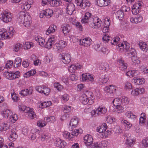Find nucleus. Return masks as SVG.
Segmentation results:
<instances>
[{"label": "nucleus", "instance_id": "obj_11", "mask_svg": "<svg viewBox=\"0 0 148 148\" xmlns=\"http://www.w3.org/2000/svg\"><path fill=\"white\" fill-rule=\"evenodd\" d=\"M116 47L117 49L121 51H123L124 49L128 51L131 49L129 44L125 41H124L122 43L119 44Z\"/></svg>", "mask_w": 148, "mask_h": 148}, {"label": "nucleus", "instance_id": "obj_46", "mask_svg": "<svg viewBox=\"0 0 148 148\" xmlns=\"http://www.w3.org/2000/svg\"><path fill=\"white\" fill-rule=\"evenodd\" d=\"M113 105L115 107L121 105V100L119 98H116L112 101Z\"/></svg>", "mask_w": 148, "mask_h": 148}, {"label": "nucleus", "instance_id": "obj_2", "mask_svg": "<svg viewBox=\"0 0 148 148\" xmlns=\"http://www.w3.org/2000/svg\"><path fill=\"white\" fill-rule=\"evenodd\" d=\"M19 15L18 21L23 23L26 27L29 26L32 23V19L28 13L22 11L19 13Z\"/></svg>", "mask_w": 148, "mask_h": 148}, {"label": "nucleus", "instance_id": "obj_6", "mask_svg": "<svg viewBox=\"0 0 148 148\" xmlns=\"http://www.w3.org/2000/svg\"><path fill=\"white\" fill-rule=\"evenodd\" d=\"M12 18V14L10 12L6 11L2 13L0 17L1 19L5 23L10 21Z\"/></svg>", "mask_w": 148, "mask_h": 148}, {"label": "nucleus", "instance_id": "obj_15", "mask_svg": "<svg viewBox=\"0 0 148 148\" xmlns=\"http://www.w3.org/2000/svg\"><path fill=\"white\" fill-rule=\"evenodd\" d=\"M82 79L83 81L88 82L90 81L92 82L94 81V76L89 73H85L82 75Z\"/></svg>", "mask_w": 148, "mask_h": 148}, {"label": "nucleus", "instance_id": "obj_32", "mask_svg": "<svg viewBox=\"0 0 148 148\" xmlns=\"http://www.w3.org/2000/svg\"><path fill=\"white\" fill-rule=\"evenodd\" d=\"M138 46L141 50L145 52H146L148 50L146 44L142 41L139 42L138 44Z\"/></svg>", "mask_w": 148, "mask_h": 148}, {"label": "nucleus", "instance_id": "obj_27", "mask_svg": "<svg viewBox=\"0 0 148 148\" xmlns=\"http://www.w3.org/2000/svg\"><path fill=\"white\" fill-rule=\"evenodd\" d=\"M97 110V115L98 116L105 114L107 111V109L105 107L102 106L99 107Z\"/></svg>", "mask_w": 148, "mask_h": 148}, {"label": "nucleus", "instance_id": "obj_1", "mask_svg": "<svg viewBox=\"0 0 148 148\" xmlns=\"http://www.w3.org/2000/svg\"><path fill=\"white\" fill-rule=\"evenodd\" d=\"M91 16V13L86 12L81 19V22L82 23H88L91 27L94 29H99L100 28L102 24L100 19L97 17L93 18Z\"/></svg>", "mask_w": 148, "mask_h": 148}, {"label": "nucleus", "instance_id": "obj_18", "mask_svg": "<svg viewBox=\"0 0 148 148\" xmlns=\"http://www.w3.org/2000/svg\"><path fill=\"white\" fill-rule=\"evenodd\" d=\"M125 135L126 136L125 138L126 140L125 143L127 145L131 147L134 142L135 140L132 138L130 134H126Z\"/></svg>", "mask_w": 148, "mask_h": 148}, {"label": "nucleus", "instance_id": "obj_41", "mask_svg": "<svg viewBox=\"0 0 148 148\" xmlns=\"http://www.w3.org/2000/svg\"><path fill=\"white\" fill-rule=\"evenodd\" d=\"M19 93L21 96H26L28 95L32 94V91L29 90L28 89H24L21 90Z\"/></svg>", "mask_w": 148, "mask_h": 148}, {"label": "nucleus", "instance_id": "obj_23", "mask_svg": "<svg viewBox=\"0 0 148 148\" xmlns=\"http://www.w3.org/2000/svg\"><path fill=\"white\" fill-rule=\"evenodd\" d=\"M75 10V5L73 3H69L66 7V12L70 15H71Z\"/></svg>", "mask_w": 148, "mask_h": 148}, {"label": "nucleus", "instance_id": "obj_5", "mask_svg": "<svg viewBox=\"0 0 148 148\" xmlns=\"http://www.w3.org/2000/svg\"><path fill=\"white\" fill-rule=\"evenodd\" d=\"M107 127V126L106 124L104 123L102 125L97 127V132L101 133V137L102 138H106L108 136L107 132L106 131Z\"/></svg>", "mask_w": 148, "mask_h": 148}, {"label": "nucleus", "instance_id": "obj_30", "mask_svg": "<svg viewBox=\"0 0 148 148\" xmlns=\"http://www.w3.org/2000/svg\"><path fill=\"white\" fill-rule=\"evenodd\" d=\"M57 29L56 26L54 25H50L46 32V34L47 35H49L51 33L55 32Z\"/></svg>", "mask_w": 148, "mask_h": 148}, {"label": "nucleus", "instance_id": "obj_50", "mask_svg": "<svg viewBox=\"0 0 148 148\" xmlns=\"http://www.w3.org/2000/svg\"><path fill=\"white\" fill-rule=\"evenodd\" d=\"M27 115L29 118L31 119H34L36 116L35 112L33 111V110L31 109V110L29 112L27 113Z\"/></svg>", "mask_w": 148, "mask_h": 148}, {"label": "nucleus", "instance_id": "obj_48", "mask_svg": "<svg viewBox=\"0 0 148 148\" xmlns=\"http://www.w3.org/2000/svg\"><path fill=\"white\" fill-rule=\"evenodd\" d=\"M45 16L49 18L51 17L53 14V10L50 9H48L44 10Z\"/></svg>", "mask_w": 148, "mask_h": 148}, {"label": "nucleus", "instance_id": "obj_58", "mask_svg": "<svg viewBox=\"0 0 148 148\" xmlns=\"http://www.w3.org/2000/svg\"><path fill=\"white\" fill-rule=\"evenodd\" d=\"M54 86L59 91H60L63 88L62 86L59 83H55L54 84Z\"/></svg>", "mask_w": 148, "mask_h": 148}, {"label": "nucleus", "instance_id": "obj_16", "mask_svg": "<svg viewBox=\"0 0 148 148\" xmlns=\"http://www.w3.org/2000/svg\"><path fill=\"white\" fill-rule=\"evenodd\" d=\"M107 142L103 141L101 142L97 143L91 146V148H107Z\"/></svg>", "mask_w": 148, "mask_h": 148}, {"label": "nucleus", "instance_id": "obj_64", "mask_svg": "<svg viewBox=\"0 0 148 148\" xmlns=\"http://www.w3.org/2000/svg\"><path fill=\"white\" fill-rule=\"evenodd\" d=\"M124 88L127 89H130L132 88V84L130 82H127L124 84Z\"/></svg>", "mask_w": 148, "mask_h": 148}, {"label": "nucleus", "instance_id": "obj_29", "mask_svg": "<svg viewBox=\"0 0 148 148\" xmlns=\"http://www.w3.org/2000/svg\"><path fill=\"white\" fill-rule=\"evenodd\" d=\"M82 68V66L79 64H73L70 66V68L69 69V71L71 72H74L76 70H80Z\"/></svg>", "mask_w": 148, "mask_h": 148}, {"label": "nucleus", "instance_id": "obj_57", "mask_svg": "<svg viewBox=\"0 0 148 148\" xmlns=\"http://www.w3.org/2000/svg\"><path fill=\"white\" fill-rule=\"evenodd\" d=\"M50 137V135L48 133H43L42 134L41 138V140L42 141H44L45 139H47L49 138Z\"/></svg>", "mask_w": 148, "mask_h": 148}, {"label": "nucleus", "instance_id": "obj_37", "mask_svg": "<svg viewBox=\"0 0 148 148\" xmlns=\"http://www.w3.org/2000/svg\"><path fill=\"white\" fill-rule=\"evenodd\" d=\"M35 40H36L38 43L39 44L43 47L44 45V42H45V40L42 38V37L40 36L36 37L35 38Z\"/></svg>", "mask_w": 148, "mask_h": 148}, {"label": "nucleus", "instance_id": "obj_40", "mask_svg": "<svg viewBox=\"0 0 148 148\" xmlns=\"http://www.w3.org/2000/svg\"><path fill=\"white\" fill-rule=\"evenodd\" d=\"M0 128L1 131H6L9 129L10 126L9 124H8L4 122L1 124Z\"/></svg>", "mask_w": 148, "mask_h": 148}, {"label": "nucleus", "instance_id": "obj_38", "mask_svg": "<svg viewBox=\"0 0 148 148\" xmlns=\"http://www.w3.org/2000/svg\"><path fill=\"white\" fill-rule=\"evenodd\" d=\"M49 3L51 6H58L61 4L62 2L60 0H51Z\"/></svg>", "mask_w": 148, "mask_h": 148}, {"label": "nucleus", "instance_id": "obj_60", "mask_svg": "<svg viewBox=\"0 0 148 148\" xmlns=\"http://www.w3.org/2000/svg\"><path fill=\"white\" fill-rule=\"evenodd\" d=\"M120 38L119 37H116L113 38L111 40L110 43L112 45H115L117 44V42L119 40Z\"/></svg>", "mask_w": 148, "mask_h": 148}, {"label": "nucleus", "instance_id": "obj_55", "mask_svg": "<svg viewBox=\"0 0 148 148\" xmlns=\"http://www.w3.org/2000/svg\"><path fill=\"white\" fill-rule=\"evenodd\" d=\"M47 124L46 122L42 120H39L37 122V125L39 127H43L45 126Z\"/></svg>", "mask_w": 148, "mask_h": 148}, {"label": "nucleus", "instance_id": "obj_8", "mask_svg": "<svg viewBox=\"0 0 148 148\" xmlns=\"http://www.w3.org/2000/svg\"><path fill=\"white\" fill-rule=\"evenodd\" d=\"M7 78L12 80L18 78L20 76V72L18 71L13 72H5L4 73Z\"/></svg>", "mask_w": 148, "mask_h": 148}, {"label": "nucleus", "instance_id": "obj_4", "mask_svg": "<svg viewBox=\"0 0 148 148\" xmlns=\"http://www.w3.org/2000/svg\"><path fill=\"white\" fill-rule=\"evenodd\" d=\"M13 28L11 27L9 28V30L8 32L4 30H0V39H6L8 38H10L14 34V31Z\"/></svg>", "mask_w": 148, "mask_h": 148}, {"label": "nucleus", "instance_id": "obj_28", "mask_svg": "<svg viewBox=\"0 0 148 148\" xmlns=\"http://www.w3.org/2000/svg\"><path fill=\"white\" fill-rule=\"evenodd\" d=\"M143 19L142 17L138 15L134 18H130V21L133 23H137L141 22Z\"/></svg>", "mask_w": 148, "mask_h": 148}, {"label": "nucleus", "instance_id": "obj_47", "mask_svg": "<svg viewBox=\"0 0 148 148\" xmlns=\"http://www.w3.org/2000/svg\"><path fill=\"white\" fill-rule=\"evenodd\" d=\"M121 123L124 125L127 130L130 129L132 126V124L127 120H123L121 121Z\"/></svg>", "mask_w": 148, "mask_h": 148}, {"label": "nucleus", "instance_id": "obj_19", "mask_svg": "<svg viewBox=\"0 0 148 148\" xmlns=\"http://www.w3.org/2000/svg\"><path fill=\"white\" fill-rule=\"evenodd\" d=\"M70 28L69 25L67 24H64L61 25V29L65 36L67 35L69 32Z\"/></svg>", "mask_w": 148, "mask_h": 148}, {"label": "nucleus", "instance_id": "obj_53", "mask_svg": "<svg viewBox=\"0 0 148 148\" xmlns=\"http://www.w3.org/2000/svg\"><path fill=\"white\" fill-rule=\"evenodd\" d=\"M31 7V6L27 2H25L22 5L21 8L25 10H29Z\"/></svg>", "mask_w": 148, "mask_h": 148}, {"label": "nucleus", "instance_id": "obj_56", "mask_svg": "<svg viewBox=\"0 0 148 148\" xmlns=\"http://www.w3.org/2000/svg\"><path fill=\"white\" fill-rule=\"evenodd\" d=\"M110 38H111L110 36H109L108 34H105L103 35L102 39L104 42H108L110 40Z\"/></svg>", "mask_w": 148, "mask_h": 148}, {"label": "nucleus", "instance_id": "obj_22", "mask_svg": "<svg viewBox=\"0 0 148 148\" xmlns=\"http://www.w3.org/2000/svg\"><path fill=\"white\" fill-rule=\"evenodd\" d=\"M145 91V89L143 88H136L131 92V94L134 96H137L139 94H143Z\"/></svg>", "mask_w": 148, "mask_h": 148}, {"label": "nucleus", "instance_id": "obj_34", "mask_svg": "<svg viewBox=\"0 0 148 148\" xmlns=\"http://www.w3.org/2000/svg\"><path fill=\"white\" fill-rule=\"evenodd\" d=\"M3 117L5 118H10V116L12 114V113L9 109H6L1 112Z\"/></svg>", "mask_w": 148, "mask_h": 148}, {"label": "nucleus", "instance_id": "obj_36", "mask_svg": "<svg viewBox=\"0 0 148 148\" xmlns=\"http://www.w3.org/2000/svg\"><path fill=\"white\" fill-rule=\"evenodd\" d=\"M134 82L136 85H141L143 84L145 82V79L143 78H134Z\"/></svg>", "mask_w": 148, "mask_h": 148}, {"label": "nucleus", "instance_id": "obj_7", "mask_svg": "<svg viewBox=\"0 0 148 148\" xmlns=\"http://www.w3.org/2000/svg\"><path fill=\"white\" fill-rule=\"evenodd\" d=\"M57 40V37L54 36L52 35L46 42L45 44L43 47L45 48L49 49L52 47V45H53L56 42Z\"/></svg>", "mask_w": 148, "mask_h": 148}, {"label": "nucleus", "instance_id": "obj_62", "mask_svg": "<svg viewBox=\"0 0 148 148\" xmlns=\"http://www.w3.org/2000/svg\"><path fill=\"white\" fill-rule=\"evenodd\" d=\"M116 108V112L118 113L123 112L124 111V108L122 107L121 105L115 107Z\"/></svg>", "mask_w": 148, "mask_h": 148}, {"label": "nucleus", "instance_id": "obj_21", "mask_svg": "<svg viewBox=\"0 0 148 148\" xmlns=\"http://www.w3.org/2000/svg\"><path fill=\"white\" fill-rule=\"evenodd\" d=\"M116 88V86L110 85L105 87L104 90L105 91L108 93H112L115 92Z\"/></svg>", "mask_w": 148, "mask_h": 148}, {"label": "nucleus", "instance_id": "obj_26", "mask_svg": "<svg viewBox=\"0 0 148 148\" xmlns=\"http://www.w3.org/2000/svg\"><path fill=\"white\" fill-rule=\"evenodd\" d=\"M118 62L119 63L120 69L122 71H125L127 68V64L122 60H118Z\"/></svg>", "mask_w": 148, "mask_h": 148}, {"label": "nucleus", "instance_id": "obj_45", "mask_svg": "<svg viewBox=\"0 0 148 148\" xmlns=\"http://www.w3.org/2000/svg\"><path fill=\"white\" fill-rule=\"evenodd\" d=\"M34 46V44L32 42H26L24 45V48L25 49H28Z\"/></svg>", "mask_w": 148, "mask_h": 148}, {"label": "nucleus", "instance_id": "obj_12", "mask_svg": "<svg viewBox=\"0 0 148 148\" xmlns=\"http://www.w3.org/2000/svg\"><path fill=\"white\" fill-rule=\"evenodd\" d=\"M92 42V40L90 38L81 39L79 41V45L85 47L89 46L91 44Z\"/></svg>", "mask_w": 148, "mask_h": 148}, {"label": "nucleus", "instance_id": "obj_17", "mask_svg": "<svg viewBox=\"0 0 148 148\" xmlns=\"http://www.w3.org/2000/svg\"><path fill=\"white\" fill-rule=\"evenodd\" d=\"M79 122L78 119L77 117H73L70 120L69 127L73 129L77 127Z\"/></svg>", "mask_w": 148, "mask_h": 148}, {"label": "nucleus", "instance_id": "obj_59", "mask_svg": "<svg viewBox=\"0 0 148 148\" xmlns=\"http://www.w3.org/2000/svg\"><path fill=\"white\" fill-rule=\"evenodd\" d=\"M51 104V101H49L47 102H45L43 103H41V105L42 106V108H46L49 106Z\"/></svg>", "mask_w": 148, "mask_h": 148}, {"label": "nucleus", "instance_id": "obj_49", "mask_svg": "<svg viewBox=\"0 0 148 148\" xmlns=\"http://www.w3.org/2000/svg\"><path fill=\"white\" fill-rule=\"evenodd\" d=\"M126 116L128 118L132 119H135L136 117V116L133 114L130 111H127L125 114Z\"/></svg>", "mask_w": 148, "mask_h": 148}, {"label": "nucleus", "instance_id": "obj_33", "mask_svg": "<svg viewBox=\"0 0 148 148\" xmlns=\"http://www.w3.org/2000/svg\"><path fill=\"white\" fill-rule=\"evenodd\" d=\"M108 80V77L106 75H101L98 81V82L100 84L106 83Z\"/></svg>", "mask_w": 148, "mask_h": 148}, {"label": "nucleus", "instance_id": "obj_14", "mask_svg": "<svg viewBox=\"0 0 148 148\" xmlns=\"http://www.w3.org/2000/svg\"><path fill=\"white\" fill-rule=\"evenodd\" d=\"M84 142L87 146H89L92 144L93 138L92 136L89 134L85 135L84 137Z\"/></svg>", "mask_w": 148, "mask_h": 148}, {"label": "nucleus", "instance_id": "obj_51", "mask_svg": "<svg viewBox=\"0 0 148 148\" xmlns=\"http://www.w3.org/2000/svg\"><path fill=\"white\" fill-rule=\"evenodd\" d=\"M109 66L107 63L102 64L99 67V69L102 70H108L109 69Z\"/></svg>", "mask_w": 148, "mask_h": 148}, {"label": "nucleus", "instance_id": "obj_39", "mask_svg": "<svg viewBox=\"0 0 148 148\" xmlns=\"http://www.w3.org/2000/svg\"><path fill=\"white\" fill-rule=\"evenodd\" d=\"M32 133L33 134L31 136V139L32 140H34L36 138V134L39 133V130L35 128H33L31 130Z\"/></svg>", "mask_w": 148, "mask_h": 148}, {"label": "nucleus", "instance_id": "obj_35", "mask_svg": "<svg viewBox=\"0 0 148 148\" xmlns=\"http://www.w3.org/2000/svg\"><path fill=\"white\" fill-rule=\"evenodd\" d=\"M83 94L85 95L86 97L91 100V101L90 102V103H93L94 97V96L92 95V93L91 92L88 91Z\"/></svg>", "mask_w": 148, "mask_h": 148}, {"label": "nucleus", "instance_id": "obj_25", "mask_svg": "<svg viewBox=\"0 0 148 148\" xmlns=\"http://www.w3.org/2000/svg\"><path fill=\"white\" fill-rule=\"evenodd\" d=\"M80 100L81 102L84 105H86L88 103L89 104H92L90 103V102L91 101V100L86 97L85 95L82 94L81 95L80 97Z\"/></svg>", "mask_w": 148, "mask_h": 148}, {"label": "nucleus", "instance_id": "obj_63", "mask_svg": "<svg viewBox=\"0 0 148 148\" xmlns=\"http://www.w3.org/2000/svg\"><path fill=\"white\" fill-rule=\"evenodd\" d=\"M142 4V3L141 2H137L134 4L132 7L140 10Z\"/></svg>", "mask_w": 148, "mask_h": 148}, {"label": "nucleus", "instance_id": "obj_9", "mask_svg": "<svg viewBox=\"0 0 148 148\" xmlns=\"http://www.w3.org/2000/svg\"><path fill=\"white\" fill-rule=\"evenodd\" d=\"M59 56L64 64H68L71 61V56L69 53H60Z\"/></svg>", "mask_w": 148, "mask_h": 148}, {"label": "nucleus", "instance_id": "obj_61", "mask_svg": "<svg viewBox=\"0 0 148 148\" xmlns=\"http://www.w3.org/2000/svg\"><path fill=\"white\" fill-rule=\"evenodd\" d=\"M50 92V89L45 86V88H43L42 93H44L45 95H47L49 94Z\"/></svg>", "mask_w": 148, "mask_h": 148}, {"label": "nucleus", "instance_id": "obj_52", "mask_svg": "<svg viewBox=\"0 0 148 148\" xmlns=\"http://www.w3.org/2000/svg\"><path fill=\"white\" fill-rule=\"evenodd\" d=\"M102 30V32L104 33H106L108 32L109 29V25H107L105 24H103L101 25V27Z\"/></svg>", "mask_w": 148, "mask_h": 148}, {"label": "nucleus", "instance_id": "obj_10", "mask_svg": "<svg viewBox=\"0 0 148 148\" xmlns=\"http://www.w3.org/2000/svg\"><path fill=\"white\" fill-rule=\"evenodd\" d=\"M66 46V43L64 41L61 40L58 43L55 45L54 48L56 51L58 52L61 51Z\"/></svg>", "mask_w": 148, "mask_h": 148}, {"label": "nucleus", "instance_id": "obj_31", "mask_svg": "<svg viewBox=\"0 0 148 148\" xmlns=\"http://www.w3.org/2000/svg\"><path fill=\"white\" fill-rule=\"evenodd\" d=\"M56 146L58 147L64 148L66 145L65 142L63 140L58 139L55 142Z\"/></svg>", "mask_w": 148, "mask_h": 148}, {"label": "nucleus", "instance_id": "obj_20", "mask_svg": "<svg viewBox=\"0 0 148 148\" xmlns=\"http://www.w3.org/2000/svg\"><path fill=\"white\" fill-rule=\"evenodd\" d=\"M97 5L100 7L109 6L111 3L110 0H97Z\"/></svg>", "mask_w": 148, "mask_h": 148}, {"label": "nucleus", "instance_id": "obj_13", "mask_svg": "<svg viewBox=\"0 0 148 148\" xmlns=\"http://www.w3.org/2000/svg\"><path fill=\"white\" fill-rule=\"evenodd\" d=\"M76 2L77 6H79L83 8L89 7L91 5L90 3L87 0H77Z\"/></svg>", "mask_w": 148, "mask_h": 148}, {"label": "nucleus", "instance_id": "obj_54", "mask_svg": "<svg viewBox=\"0 0 148 148\" xmlns=\"http://www.w3.org/2000/svg\"><path fill=\"white\" fill-rule=\"evenodd\" d=\"M22 47V45L20 43H17L14 45L13 50L15 52H17Z\"/></svg>", "mask_w": 148, "mask_h": 148}, {"label": "nucleus", "instance_id": "obj_42", "mask_svg": "<svg viewBox=\"0 0 148 148\" xmlns=\"http://www.w3.org/2000/svg\"><path fill=\"white\" fill-rule=\"evenodd\" d=\"M116 17L119 20H121L124 16V13L122 10H119L117 11L116 13Z\"/></svg>", "mask_w": 148, "mask_h": 148}, {"label": "nucleus", "instance_id": "obj_3", "mask_svg": "<svg viewBox=\"0 0 148 148\" xmlns=\"http://www.w3.org/2000/svg\"><path fill=\"white\" fill-rule=\"evenodd\" d=\"M82 130L81 129H75L73 130L71 134L68 132L64 131L63 133V137L66 139H68L70 141H72L74 136H77L79 134L82 133Z\"/></svg>", "mask_w": 148, "mask_h": 148}, {"label": "nucleus", "instance_id": "obj_44", "mask_svg": "<svg viewBox=\"0 0 148 148\" xmlns=\"http://www.w3.org/2000/svg\"><path fill=\"white\" fill-rule=\"evenodd\" d=\"M137 72L136 71L129 70L126 73V74L130 77H133L135 75V74L137 75Z\"/></svg>", "mask_w": 148, "mask_h": 148}, {"label": "nucleus", "instance_id": "obj_43", "mask_svg": "<svg viewBox=\"0 0 148 148\" xmlns=\"http://www.w3.org/2000/svg\"><path fill=\"white\" fill-rule=\"evenodd\" d=\"M21 59L20 58L17 57L16 58L14 63V66L15 67L19 66L21 65Z\"/></svg>", "mask_w": 148, "mask_h": 148}, {"label": "nucleus", "instance_id": "obj_24", "mask_svg": "<svg viewBox=\"0 0 148 148\" xmlns=\"http://www.w3.org/2000/svg\"><path fill=\"white\" fill-rule=\"evenodd\" d=\"M18 135L14 129H12L11 130L10 136L9 137L10 140L12 141H15L17 138Z\"/></svg>", "mask_w": 148, "mask_h": 148}]
</instances>
